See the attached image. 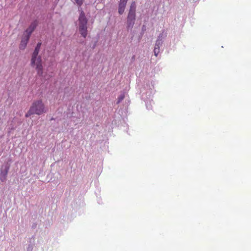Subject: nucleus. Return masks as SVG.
<instances>
[{
    "instance_id": "obj_11",
    "label": "nucleus",
    "mask_w": 251,
    "mask_h": 251,
    "mask_svg": "<svg viewBox=\"0 0 251 251\" xmlns=\"http://www.w3.org/2000/svg\"><path fill=\"white\" fill-rule=\"evenodd\" d=\"M163 34H161L158 37L157 40L156 41V44L158 45L159 46L161 45L162 42V39Z\"/></svg>"
},
{
    "instance_id": "obj_14",
    "label": "nucleus",
    "mask_w": 251,
    "mask_h": 251,
    "mask_svg": "<svg viewBox=\"0 0 251 251\" xmlns=\"http://www.w3.org/2000/svg\"><path fill=\"white\" fill-rule=\"evenodd\" d=\"M76 3L79 6H80L82 4L83 0H75Z\"/></svg>"
},
{
    "instance_id": "obj_8",
    "label": "nucleus",
    "mask_w": 251,
    "mask_h": 251,
    "mask_svg": "<svg viewBox=\"0 0 251 251\" xmlns=\"http://www.w3.org/2000/svg\"><path fill=\"white\" fill-rule=\"evenodd\" d=\"M9 167H7L5 171H1L0 174V179L1 181H4L6 180V176L8 173Z\"/></svg>"
},
{
    "instance_id": "obj_6",
    "label": "nucleus",
    "mask_w": 251,
    "mask_h": 251,
    "mask_svg": "<svg viewBox=\"0 0 251 251\" xmlns=\"http://www.w3.org/2000/svg\"><path fill=\"white\" fill-rule=\"evenodd\" d=\"M29 38V37L25 35H24V36L22 38L21 43L19 45V48L21 50H24L25 48Z\"/></svg>"
},
{
    "instance_id": "obj_2",
    "label": "nucleus",
    "mask_w": 251,
    "mask_h": 251,
    "mask_svg": "<svg viewBox=\"0 0 251 251\" xmlns=\"http://www.w3.org/2000/svg\"><path fill=\"white\" fill-rule=\"evenodd\" d=\"M79 25L78 29L80 33L81 36L84 38H86L87 35V20L85 16V14L83 11H82L80 14L79 19Z\"/></svg>"
},
{
    "instance_id": "obj_1",
    "label": "nucleus",
    "mask_w": 251,
    "mask_h": 251,
    "mask_svg": "<svg viewBox=\"0 0 251 251\" xmlns=\"http://www.w3.org/2000/svg\"><path fill=\"white\" fill-rule=\"evenodd\" d=\"M47 111L48 108L43 101L41 99L37 100H34L32 103L29 109L25 114V117L27 118L33 114L40 115L47 113Z\"/></svg>"
},
{
    "instance_id": "obj_15",
    "label": "nucleus",
    "mask_w": 251,
    "mask_h": 251,
    "mask_svg": "<svg viewBox=\"0 0 251 251\" xmlns=\"http://www.w3.org/2000/svg\"><path fill=\"white\" fill-rule=\"evenodd\" d=\"M127 0H120V3L124 4L125 5L126 4Z\"/></svg>"
},
{
    "instance_id": "obj_16",
    "label": "nucleus",
    "mask_w": 251,
    "mask_h": 251,
    "mask_svg": "<svg viewBox=\"0 0 251 251\" xmlns=\"http://www.w3.org/2000/svg\"><path fill=\"white\" fill-rule=\"evenodd\" d=\"M154 47H157V48H158V49H159L160 48V46H159L158 45H157V44H156L155 43Z\"/></svg>"
},
{
    "instance_id": "obj_5",
    "label": "nucleus",
    "mask_w": 251,
    "mask_h": 251,
    "mask_svg": "<svg viewBox=\"0 0 251 251\" xmlns=\"http://www.w3.org/2000/svg\"><path fill=\"white\" fill-rule=\"evenodd\" d=\"M135 21V13L128 12L127 18V24L128 27L132 26Z\"/></svg>"
},
{
    "instance_id": "obj_10",
    "label": "nucleus",
    "mask_w": 251,
    "mask_h": 251,
    "mask_svg": "<svg viewBox=\"0 0 251 251\" xmlns=\"http://www.w3.org/2000/svg\"><path fill=\"white\" fill-rule=\"evenodd\" d=\"M136 12V3L135 1L131 3L129 12L135 13Z\"/></svg>"
},
{
    "instance_id": "obj_9",
    "label": "nucleus",
    "mask_w": 251,
    "mask_h": 251,
    "mask_svg": "<svg viewBox=\"0 0 251 251\" xmlns=\"http://www.w3.org/2000/svg\"><path fill=\"white\" fill-rule=\"evenodd\" d=\"M126 6V5H125L124 4L119 3L118 12L120 15L124 13Z\"/></svg>"
},
{
    "instance_id": "obj_13",
    "label": "nucleus",
    "mask_w": 251,
    "mask_h": 251,
    "mask_svg": "<svg viewBox=\"0 0 251 251\" xmlns=\"http://www.w3.org/2000/svg\"><path fill=\"white\" fill-rule=\"evenodd\" d=\"M159 50H159V49H158V48L154 47L153 52H154L155 56H157L158 54L159 53Z\"/></svg>"
},
{
    "instance_id": "obj_3",
    "label": "nucleus",
    "mask_w": 251,
    "mask_h": 251,
    "mask_svg": "<svg viewBox=\"0 0 251 251\" xmlns=\"http://www.w3.org/2000/svg\"><path fill=\"white\" fill-rule=\"evenodd\" d=\"M30 65L31 67L35 69L37 74L39 76H42L43 75V66L41 56H39V57H31Z\"/></svg>"
},
{
    "instance_id": "obj_7",
    "label": "nucleus",
    "mask_w": 251,
    "mask_h": 251,
    "mask_svg": "<svg viewBox=\"0 0 251 251\" xmlns=\"http://www.w3.org/2000/svg\"><path fill=\"white\" fill-rule=\"evenodd\" d=\"M41 45V42L38 43L32 54L31 57H39V53L40 50Z\"/></svg>"
},
{
    "instance_id": "obj_4",
    "label": "nucleus",
    "mask_w": 251,
    "mask_h": 251,
    "mask_svg": "<svg viewBox=\"0 0 251 251\" xmlns=\"http://www.w3.org/2000/svg\"><path fill=\"white\" fill-rule=\"evenodd\" d=\"M38 22L37 21H35L33 22H32L31 25H29V26L26 29L25 31V36L28 37L30 38L32 33L33 32V31L36 28Z\"/></svg>"
},
{
    "instance_id": "obj_12",
    "label": "nucleus",
    "mask_w": 251,
    "mask_h": 251,
    "mask_svg": "<svg viewBox=\"0 0 251 251\" xmlns=\"http://www.w3.org/2000/svg\"><path fill=\"white\" fill-rule=\"evenodd\" d=\"M124 98H125V94H124L120 95L118 98L117 103H120L121 101H122L124 99Z\"/></svg>"
}]
</instances>
